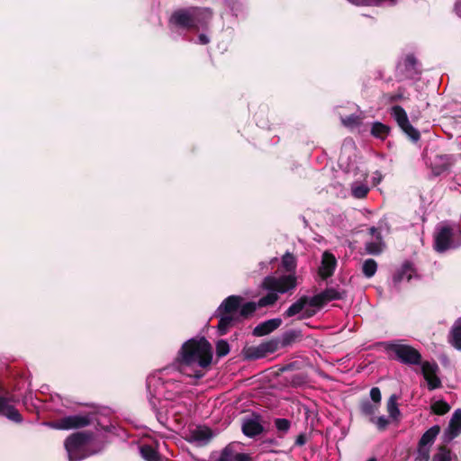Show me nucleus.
<instances>
[{"label": "nucleus", "mask_w": 461, "mask_h": 461, "mask_svg": "<svg viewBox=\"0 0 461 461\" xmlns=\"http://www.w3.org/2000/svg\"><path fill=\"white\" fill-rule=\"evenodd\" d=\"M212 17L210 8L189 6L175 10L169 17V23L187 31H199L206 28Z\"/></svg>", "instance_id": "nucleus-3"}, {"label": "nucleus", "mask_w": 461, "mask_h": 461, "mask_svg": "<svg viewBox=\"0 0 461 461\" xmlns=\"http://www.w3.org/2000/svg\"><path fill=\"white\" fill-rule=\"evenodd\" d=\"M303 339L301 330H289L285 331L279 339L280 347L287 348Z\"/></svg>", "instance_id": "nucleus-21"}, {"label": "nucleus", "mask_w": 461, "mask_h": 461, "mask_svg": "<svg viewBox=\"0 0 461 461\" xmlns=\"http://www.w3.org/2000/svg\"><path fill=\"white\" fill-rule=\"evenodd\" d=\"M369 192V188L365 185H358L352 188V194L354 197L362 199L365 198Z\"/></svg>", "instance_id": "nucleus-43"}, {"label": "nucleus", "mask_w": 461, "mask_h": 461, "mask_svg": "<svg viewBox=\"0 0 461 461\" xmlns=\"http://www.w3.org/2000/svg\"><path fill=\"white\" fill-rule=\"evenodd\" d=\"M445 433L447 435L449 441L461 434V409L453 412Z\"/></svg>", "instance_id": "nucleus-17"}, {"label": "nucleus", "mask_w": 461, "mask_h": 461, "mask_svg": "<svg viewBox=\"0 0 461 461\" xmlns=\"http://www.w3.org/2000/svg\"><path fill=\"white\" fill-rule=\"evenodd\" d=\"M259 123H260V122H258V124L260 127H265V124H264V123H261V124H259Z\"/></svg>", "instance_id": "nucleus-54"}, {"label": "nucleus", "mask_w": 461, "mask_h": 461, "mask_svg": "<svg viewBox=\"0 0 461 461\" xmlns=\"http://www.w3.org/2000/svg\"><path fill=\"white\" fill-rule=\"evenodd\" d=\"M278 300L276 293H268L258 302H245L241 295H229L216 310L215 316L219 319L217 330L219 335H226L230 328L250 319L258 308L272 306Z\"/></svg>", "instance_id": "nucleus-1"}, {"label": "nucleus", "mask_w": 461, "mask_h": 461, "mask_svg": "<svg viewBox=\"0 0 461 461\" xmlns=\"http://www.w3.org/2000/svg\"><path fill=\"white\" fill-rule=\"evenodd\" d=\"M217 461H235V450L231 444L227 445L221 450Z\"/></svg>", "instance_id": "nucleus-38"}, {"label": "nucleus", "mask_w": 461, "mask_h": 461, "mask_svg": "<svg viewBox=\"0 0 461 461\" xmlns=\"http://www.w3.org/2000/svg\"><path fill=\"white\" fill-rule=\"evenodd\" d=\"M449 341L455 348L461 350V317L451 329Z\"/></svg>", "instance_id": "nucleus-28"}, {"label": "nucleus", "mask_w": 461, "mask_h": 461, "mask_svg": "<svg viewBox=\"0 0 461 461\" xmlns=\"http://www.w3.org/2000/svg\"><path fill=\"white\" fill-rule=\"evenodd\" d=\"M381 0H352L357 5H369L372 2L379 3Z\"/></svg>", "instance_id": "nucleus-52"}, {"label": "nucleus", "mask_w": 461, "mask_h": 461, "mask_svg": "<svg viewBox=\"0 0 461 461\" xmlns=\"http://www.w3.org/2000/svg\"><path fill=\"white\" fill-rule=\"evenodd\" d=\"M337 267V259L335 256L329 251L323 252L321 256V266L318 274L321 279L326 280L332 276Z\"/></svg>", "instance_id": "nucleus-11"}, {"label": "nucleus", "mask_w": 461, "mask_h": 461, "mask_svg": "<svg viewBox=\"0 0 461 461\" xmlns=\"http://www.w3.org/2000/svg\"><path fill=\"white\" fill-rule=\"evenodd\" d=\"M400 128L409 137L411 140L416 142L420 140V131L416 128H414L410 122H408L407 124H403V126Z\"/></svg>", "instance_id": "nucleus-36"}, {"label": "nucleus", "mask_w": 461, "mask_h": 461, "mask_svg": "<svg viewBox=\"0 0 461 461\" xmlns=\"http://www.w3.org/2000/svg\"><path fill=\"white\" fill-rule=\"evenodd\" d=\"M213 438V431L207 426H197L195 429L190 430L189 436L186 438L190 443L207 444Z\"/></svg>", "instance_id": "nucleus-12"}, {"label": "nucleus", "mask_w": 461, "mask_h": 461, "mask_svg": "<svg viewBox=\"0 0 461 461\" xmlns=\"http://www.w3.org/2000/svg\"><path fill=\"white\" fill-rule=\"evenodd\" d=\"M242 355L246 360H256L265 357L260 344L258 346H246L242 349Z\"/></svg>", "instance_id": "nucleus-27"}, {"label": "nucleus", "mask_w": 461, "mask_h": 461, "mask_svg": "<svg viewBox=\"0 0 461 461\" xmlns=\"http://www.w3.org/2000/svg\"><path fill=\"white\" fill-rule=\"evenodd\" d=\"M453 162L454 159L450 155H436L431 160V167L434 175L439 176L443 172L447 171L452 166Z\"/></svg>", "instance_id": "nucleus-14"}, {"label": "nucleus", "mask_w": 461, "mask_h": 461, "mask_svg": "<svg viewBox=\"0 0 461 461\" xmlns=\"http://www.w3.org/2000/svg\"><path fill=\"white\" fill-rule=\"evenodd\" d=\"M241 430L247 437L255 438L263 432L264 428L258 420L248 419L243 421Z\"/></svg>", "instance_id": "nucleus-18"}, {"label": "nucleus", "mask_w": 461, "mask_h": 461, "mask_svg": "<svg viewBox=\"0 0 461 461\" xmlns=\"http://www.w3.org/2000/svg\"><path fill=\"white\" fill-rule=\"evenodd\" d=\"M316 309H317L316 307H311V306H309L308 308H304L303 315L299 319L302 320V319H309V318L313 317L317 312Z\"/></svg>", "instance_id": "nucleus-48"}, {"label": "nucleus", "mask_w": 461, "mask_h": 461, "mask_svg": "<svg viewBox=\"0 0 461 461\" xmlns=\"http://www.w3.org/2000/svg\"><path fill=\"white\" fill-rule=\"evenodd\" d=\"M261 286L265 290L278 292V278L267 276L264 278Z\"/></svg>", "instance_id": "nucleus-37"}, {"label": "nucleus", "mask_w": 461, "mask_h": 461, "mask_svg": "<svg viewBox=\"0 0 461 461\" xmlns=\"http://www.w3.org/2000/svg\"><path fill=\"white\" fill-rule=\"evenodd\" d=\"M274 423L277 430L281 433H286L291 427V421L285 418H276Z\"/></svg>", "instance_id": "nucleus-41"}, {"label": "nucleus", "mask_w": 461, "mask_h": 461, "mask_svg": "<svg viewBox=\"0 0 461 461\" xmlns=\"http://www.w3.org/2000/svg\"><path fill=\"white\" fill-rule=\"evenodd\" d=\"M405 89L402 87H398L396 93L389 95L390 103H396L403 99V94Z\"/></svg>", "instance_id": "nucleus-47"}, {"label": "nucleus", "mask_w": 461, "mask_h": 461, "mask_svg": "<svg viewBox=\"0 0 461 461\" xmlns=\"http://www.w3.org/2000/svg\"><path fill=\"white\" fill-rule=\"evenodd\" d=\"M93 432L88 431L73 433L66 438L64 445L76 447H86V443L93 438Z\"/></svg>", "instance_id": "nucleus-16"}, {"label": "nucleus", "mask_w": 461, "mask_h": 461, "mask_svg": "<svg viewBox=\"0 0 461 461\" xmlns=\"http://www.w3.org/2000/svg\"><path fill=\"white\" fill-rule=\"evenodd\" d=\"M198 41H199V43L203 44V45H206V44H208L210 42V40H209L208 36H206L203 33H201L198 36Z\"/></svg>", "instance_id": "nucleus-51"}, {"label": "nucleus", "mask_w": 461, "mask_h": 461, "mask_svg": "<svg viewBox=\"0 0 461 461\" xmlns=\"http://www.w3.org/2000/svg\"><path fill=\"white\" fill-rule=\"evenodd\" d=\"M306 305L311 307H314L312 303V297H308L307 295L301 296L296 302L291 304L287 310L284 312L285 318H290L295 316L296 314L302 312Z\"/></svg>", "instance_id": "nucleus-15"}, {"label": "nucleus", "mask_w": 461, "mask_h": 461, "mask_svg": "<svg viewBox=\"0 0 461 461\" xmlns=\"http://www.w3.org/2000/svg\"><path fill=\"white\" fill-rule=\"evenodd\" d=\"M461 245V231L450 226H442L434 235V249L443 253L449 249H456Z\"/></svg>", "instance_id": "nucleus-5"}, {"label": "nucleus", "mask_w": 461, "mask_h": 461, "mask_svg": "<svg viewBox=\"0 0 461 461\" xmlns=\"http://www.w3.org/2000/svg\"><path fill=\"white\" fill-rule=\"evenodd\" d=\"M2 386L0 385V393ZM16 402L15 396L13 394L0 395V415L6 417L14 423H22L23 416L20 411L12 404Z\"/></svg>", "instance_id": "nucleus-8"}, {"label": "nucleus", "mask_w": 461, "mask_h": 461, "mask_svg": "<svg viewBox=\"0 0 461 461\" xmlns=\"http://www.w3.org/2000/svg\"><path fill=\"white\" fill-rule=\"evenodd\" d=\"M429 458L430 447L418 446L415 461H429Z\"/></svg>", "instance_id": "nucleus-42"}, {"label": "nucleus", "mask_w": 461, "mask_h": 461, "mask_svg": "<svg viewBox=\"0 0 461 461\" xmlns=\"http://www.w3.org/2000/svg\"><path fill=\"white\" fill-rule=\"evenodd\" d=\"M420 365L421 373L428 384V389L429 391H433L440 388L442 386V383L437 375L439 370L438 364L436 362L424 361Z\"/></svg>", "instance_id": "nucleus-10"}, {"label": "nucleus", "mask_w": 461, "mask_h": 461, "mask_svg": "<svg viewBox=\"0 0 461 461\" xmlns=\"http://www.w3.org/2000/svg\"><path fill=\"white\" fill-rule=\"evenodd\" d=\"M367 461H377V459L375 457H370L369 459H367Z\"/></svg>", "instance_id": "nucleus-53"}, {"label": "nucleus", "mask_w": 461, "mask_h": 461, "mask_svg": "<svg viewBox=\"0 0 461 461\" xmlns=\"http://www.w3.org/2000/svg\"><path fill=\"white\" fill-rule=\"evenodd\" d=\"M177 359L181 373L201 379L211 368L212 347L204 337L188 339L182 345Z\"/></svg>", "instance_id": "nucleus-2"}, {"label": "nucleus", "mask_w": 461, "mask_h": 461, "mask_svg": "<svg viewBox=\"0 0 461 461\" xmlns=\"http://www.w3.org/2000/svg\"><path fill=\"white\" fill-rule=\"evenodd\" d=\"M439 432L440 427L438 425L432 426L422 434L419 440L418 446L430 447Z\"/></svg>", "instance_id": "nucleus-22"}, {"label": "nucleus", "mask_w": 461, "mask_h": 461, "mask_svg": "<svg viewBox=\"0 0 461 461\" xmlns=\"http://www.w3.org/2000/svg\"><path fill=\"white\" fill-rule=\"evenodd\" d=\"M347 297L345 290L328 287L320 294L312 297V303L317 309H321L327 303L335 300H344Z\"/></svg>", "instance_id": "nucleus-9"}, {"label": "nucleus", "mask_w": 461, "mask_h": 461, "mask_svg": "<svg viewBox=\"0 0 461 461\" xmlns=\"http://www.w3.org/2000/svg\"><path fill=\"white\" fill-rule=\"evenodd\" d=\"M282 324L280 318L270 319L257 325L252 331L253 336L263 337L270 334Z\"/></svg>", "instance_id": "nucleus-13"}, {"label": "nucleus", "mask_w": 461, "mask_h": 461, "mask_svg": "<svg viewBox=\"0 0 461 461\" xmlns=\"http://www.w3.org/2000/svg\"><path fill=\"white\" fill-rule=\"evenodd\" d=\"M389 357L407 366H419L422 363V356L414 347L394 341L382 343Z\"/></svg>", "instance_id": "nucleus-4"}, {"label": "nucleus", "mask_w": 461, "mask_h": 461, "mask_svg": "<svg viewBox=\"0 0 461 461\" xmlns=\"http://www.w3.org/2000/svg\"><path fill=\"white\" fill-rule=\"evenodd\" d=\"M370 401L381 406L382 394L378 387H372L369 393Z\"/></svg>", "instance_id": "nucleus-46"}, {"label": "nucleus", "mask_w": 461, "mask_h": 461, "mask_svg": "<svg viewBox=\"0 0 461 461\" xmlns=\"http://www.w3.org/2000/svg\"><path fill=\"white\" fill-rule=\"evenodd\" d=\"M420 64L414 54H407L397 64V71L405 79H412L421 74Z\"/></svg>", "instance_id": "nucleus-7"}, {"label": "nucleus", "mask_w": 461, "mask_h": 461, "mask_svg": "<svg viewBox=\"0 0 461 461\" xmlns=\"http://www.w3.org/2000/svg\"><path fill=\"white\" fill-rule=\"evenodd\" d=\"M65 448L68 452L69 461H81L91 455L87 453L86 447H76L65 445Z\"/></svg>", "instance_id": "nucleus-26"}, {"label": "nucleus", "mask_w": 461, "mask_h": 461, "mask_svg": "<svg viewBox=\"0 0 461 461\" xmlns=\"http://www.w3.org/2000/svg\"><path fill=\"white\" fill-rule=\"evenodd\" d=\"M369 422L375 424L379 431H384L390 424V420L384 416H375Z\"/></svg>", "instance_id": "nucleus-40"}, {"label": "nucleus", "mask_w": 461, "mask_h": 461, "mask_svg": "<svg viewBox=\"0 0 461 461\" xmlns=\"http://www.w3.org/2000/svg\"><path fill=\"white\" fill-rule=\"evenodd\" d=\"M414 268L412 264L406 261L402 264V267L393 275V282L395 285L400 284L403 280L410 281L412 278Z\"/></svg>", "instance_id": "nucleus-19"}, {"label": "nucleus", "mask_w": 461, "mask_h": 461, "mask_svg": "<svg viewBox=\"0 0 461 461\" xmlns=\"http://www.w3.org/2000/svg\"><path fill=\"white\" fill-rule=\"evenodd\" d=\"M359 412L370 421L379 411L380 405L371 402L369 399H362L358 405Z\"/></svg>", "instance_id": "nucleus-20"}, {"label": "nucleus", "mask_w": 461, "mask_h": 461, "mask_svg": "<svg viewBox=\"0 0 461 461\" xmlns=\"http://www.w3.org/2000/svg\"><path fill=\"white\" fill-rule=\"evenodd\" d=\"M391 132V127L380 122L372 123L370 133L371 135L381 140H384Z\"/></svg>", "instance_id": "nucleus-25"}, {"label": "nucleus", "mask_w": 461, "mask_h": 461, "mask_svg": "<svg viewBox=\"0 0 461 461\" xmlns=\"http://www.w3.org/2000/svg\"><path fill=\"white\" fill-rule=\"evenodd\" d=\"M341 122H342L343 125H345L347 127H354V126H357L361 123V119L357 115L350 114L344 118H341Z\"/></svg>", "instance_id": "nucleus-44"}, {"label": "nucleus", "mask_w": 461, "mask_h": 461, "mask_svg": "<svg viewBox=\"0 0 461 461\" xmlns=\"http://www.w3.org/2000/svg\"><path fill=\"white\" fill-rule=\"evenodd\" d=\"M430 409L436 415H445L450 411L451 407L446 401L438 400L431 404Z\"/></svg>", "instance_id": "nucleus-34"}, {"label": "nucleus", "mask_w": 461, "mask_h": 461, "mask_svg": "<svg viewBox=\"0 0 461 461\" xmlns=\"http://www.w3.org/2000/svg\"><path fill=\"white\" fill-rule=\"evenodd\" d=\"M391 115L393 117L399 127H402L403 124H407L409 121L407 113L400 105H394L391 109Z\"/></svg>", "instance_id": "nucleus-30"}, {"label": "nucleus", "mask_w": 461, "mask_h": 461, "mask_svg": "<svg viewBox=\"0 0 461 461\" xmlns=\"http://www.w3.org/2000/svg\"><path fill=\"white\" fill-rule=\"evenodd\" d=\"M451 450L446 446L441 445L438 447V452L433 456L432 461H451Z\"/></svg>", "instance_id": "nucleus-35"}, {"label": "nucleus", "mask_w": 461, "mask_h": 461, "mask_svg": "<svg viewBox=\"0 0 461 461\" xmlns=\"http://www.w3.org/2000/svg\"><path fill=\"white\" fill-rule=\"evenodd\" d=\"M261 349L265 356L276 352L280 347L279 338L271 339L260 343Z\"/></svg>", "instance_id": "nucleus-32"}, {"label": "nucleus", "mask_w": 461, "mask_h": 461, "mask_svg": "<svg viewBox=\"0 0 461 461\" xmlns=\"http://www.w3.org/2000/svg\"><path fill=\"white\" fill-rule=\"evenodd\" d=\"M141 456L146 461H159V454L150 445H143L140 447Z\"/></svg>", "instance_id": "nucleus-31"}, {"label": "nucleus", "mask_w": 461, "mask_h": 461, "mask_svg": "<svg viewBox=\"0 0 461 461\" xmlns=\"http://www.w3.org/2000/svg\"><path fill=\"white\" fill-rule=\"evenodd\" d=\"M366 251L370 255H379L382 252V248L379 243L370 241L366 244Z\"/></svg>", "instance_id": "nucleus-45"}, {"label": "nucleus", "mask_w": 461, "mask_h": 461, "mask_svg": "<svg viewBox=\"0 0 461 461\" xmlns=\"http://www.w3.org/2000/svg\"><path fill=\"white\" fill-rule=\"evenodd\" d=\"M281 264L285 272L294 275L297 267V258L294 254L286 252L282 257Z\"/></svg>", "instance_id": "nucleus-29"}, {"label": "nucleus", "mask_w": 461, "mask_h": 461, "mask_svg": "<svg viewBox=\"0 0 461 461\" xmlns=\"http://www.w3.org/2000/svg\"><path fill=\"white\" fill-rule=\"evenodd\" d=\"M297 285V279L295 275L289 274L287 276H282L278 278V293L284 294L290 290H293Z\"/></svg>", "instance_id": "nucleus-24"}, {"label": "nucleus", "mask_w": 461, "mask_h": 461, "mask_svg": "<svg viewBox=\"0 0 461 461\" xmlns=\"http://www.w3.org/2000/svg\"><path fill=\"white\" fill-rule=\"evenodd\" d=\"M377 270V263L373 258H368L364 261L362 266V272L364 276L370 278L375 276Z\"/></svg>", "instance_id": "nucleus-33"}, {"label": "nucleus", "mask_w": 461, "mask_h": 461, "mask_svg": "<svg viewBox=\"0 0 461 461\" xmlns=\"http://www.w3.org/2000/svg\"><path fill=\"white\" fill-rule=\"evenodd\" d=\"M235 461H253V458L249 454L235 453Z\"/></svg>", "instance_id": "nucleus-49"}, {"label": "nucleus", "mask_w": 461, "mask_h": 461, "mask_svg": "<svg viewBox=\"0 0 461 461\" xmlns=\"http://www.w3.org/2000/svg\"><path fill=\"white\" fill-rule=\"evenodd\" d=\"M230 352V345L225 339H219L216 342V356L218 357H223Z\"/></svg>", "instance_id": "nucleus-39"}, {"label": "nucleus", "mask_w": 461, "mask_h": 461, "mask_svg": "<svg viewBox=\"0 0 461 461\" xmlns=\"http://www.w3.org/2000/svg\"><path fill=\"white\" fill-rule=\"evenodd\" d=\"M91 422L92 419L89 414L71 415L54 420L51 427L57 429L69 430L87 427Z\"/></svg>", "instance_id": "nucleus-6"}, {"label": "nucleus", "mask_w": 461, "mask_h": 461, "mask_svg": "<svg viewBox=\"0 0 461 461\" xmlns=\"http://www.w3.org/2000/svg\"><path fill=\"white\" fill-rule=\"evenodd\" d=\"M307 441V438H306V435L303 434V433H301L297 436L296 439H295V445L296 446H303Z\"/></svg>", "instance_id": "nucleus-50"}, {"label": "nucleus", "mask_w": 461, "mask_h": 461, "mask_svg": "<svg viewBox=\"0 0 461 461\" xmlns=\"http://www.w3.org/2000/svg\"><path fill=\"white\" fill-rule=\"evenodd\" d=\"M398 396L396 394H392L386 402V409L389 414L390 419L393 421L399 422L402 417L401 411L398 407Z\"/></svg>", "instance_id": "nucleus-23"}]
</instances>
